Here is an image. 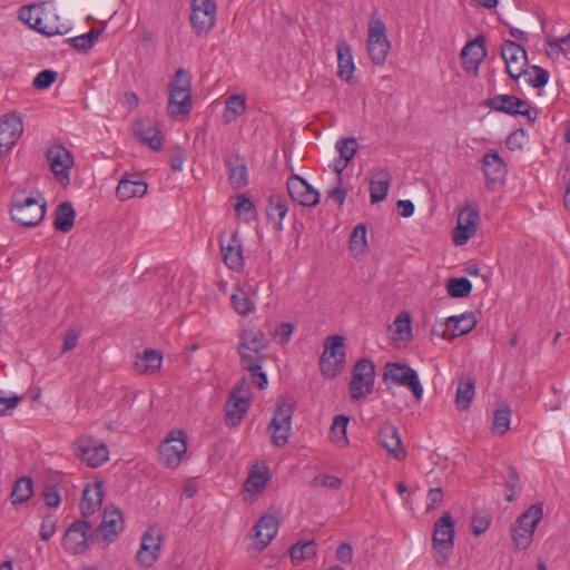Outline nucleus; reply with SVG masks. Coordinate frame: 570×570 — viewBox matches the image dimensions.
Wrapping results in <instances>:
<instances>
[{"mask_svg": "<svg viewBox=\"0 0 570 570\" xmlns=\"http://www.w3.org/2000/svg\"><path fill=\"white\" fill-rule=\"evenodd\" d=\"M476 325L473 313H464L460 316H450L446 326H452V336L464 335L471 332Z\"/></svg>", "mask_w": 570, "mask_h": 570, "instance_id": "e433bc0d", "label": "nucleus"}, {"mask_svg": "<svg viewBox=\"0 0 570 570\" xmlns=\"http://www.w3.org/2000/svg\"><path fill=\"white\" fill-rule=\"evenodd\" d=\"M187 159V153L183 148H177L174 150L170 157V168L174 171H179L183 169V165Z\"/></svg>", "mask_w": 570, "mask_h": 570, "instance_id": "0e129e2a", "label": "nucleus"}, {"mask_svg": "<svg viewBox=\"0 0 570 570\" xmlns=\"http://www.w3.org/2000/svg\"><path fill=\"white\" fill-rule=\"evenodd\" d=\"M482 169L487 179L488 186L503 180L505 176V165L495 150L488 151L482 158Z\"/></svg>", "mask_w": 570, "mask_h": 570, "instance_id": "cd10ccee", "label": "nucleus"}, {"mask_svg": "<svg viewBox=\"0 0 570 570\" xmlns=\"http://www.w3.org/2000/svg\"><path fill=\"white\" fill-rule=\"evenodd\" d=\"M216 22L214 14H207L205 12H196L191 10L190 23L197 35H206L213 29Z\"/></svg>", "mask_w": 570, "mask_h": 570, "instance_id": "49530a36", "label": "nucleus"}, {"mask_svg": "<svg viewBox=\"0 0 570 570\" xmlns=\"http://www.w3.org/2000/svg\"><path fill=\"white\" fill-rule=\"evenodd\" d=\"M479 212L474 206L465 205L458 215V226L452 233L456 246L464 245L476 233Z\"/></svg>", "mask_w": 570, "mask_h": 570, "instance_id": "dca6fc26", "label": "nucleus"}, {"mask_svg": "<svg viewBox=\"0 0 570 570\" xmlns=\"http://www.w3.org/2000/svg\"><path fill=\"white\" fill-rule=\"evenodd\" d=\"M232 303L235 311L240 315H247L254 308L253 301H250L246 293L243 291L232 295Z\"/></svg>", "mask_w": 570, "mask_h": 570, "instance_id": "6e6d98bb", "label": "nucleus"}, {"mask_svg": "<svg viewBox=\"0 0 570 570\" xmlns=\"http://www.w3.org/2000/svg\"><path fill=\"white\" fill-rule=\"evenodd\" d=\"M511 410L508 406L500 407L494 412L493 430L499 434H504L510 429Z\"/></svg>", "mask_w": 570, "mask_h": 570, "instance_id": "3c124183", "label": "nucleus"}, {"mask_svg": "<svg viewBox=\"0 0 570 570\" xmlns=\"http://www.w3.org/2000/svg\"><path fill=\"white\" fill-rule=\"evenodd\" d=\"M392 180L391 173L383 167L375 168L370 180L371 203L375 204L385 199Z\"/></svg>", "mask_w": 570, "mask_h": 570, "instance_id": "c756f323", "label": "nucleus"}, {"mask_svg": "<svg viewBox=\"0 0 570 570\" xmlns=\"http://www.w3.org/2000/svg\"><path fill=\"white\" fill-rule=\"evenodd\" d=\"M522 76L528 77L527 81L533 87V88H541L546 86L549 81V72L538 66H533L531 69H527L525 73Z\"/></svg>", "mask_w": 570, "mask_h": 570, "instance_id": "603ef678", "label": "nucleus"}, {"mask_svg": "<svg viewBox=\"0 0 570 570\" xmlns=\"http://www.w3.org/2000/svg\"><path fill=\"white\" fill-rule=\"evenodd\" d=\"M293 413V404L287 399L279 397L276 403L274 416L267 428L271 433L272 443L277 448L284 446L288 441L292 430Z\"/></svg>", "mask_w": 570, "mask_h": 570, "instance_id": "423d86ee", "label": "nucleus"}, {"mask_svg": "<svg viewBox=\"0 0 570 570\" xmlns=\"http://www.w3.org/2000/svg\"><path fill=\"white\" fill-rule=\"evenodd\" d=\"M250 406L249 395H236L230 392L225 404V423L229 428L239 425Z\"/></svg>", "mask_w": 570, "mask_h": 570, "instance_id": "393cba45", "label": "nucleus"}, {"mask_svg": "<svg viewBox=\"0 0 570 570\" xmlns=\"http://www.w3.org/2000/svg\"><path fill=\"white\" fill-rule=\"evenodd\" d=\"M279 524L281 521L275 514L267 513L261 517L253 529L256 550L262 551L272 542L278 532Z\"/></svg>", "mask_w": 570, "mask_h": 570, "instance_id": "4be33fe9", "label": "nucleus"}, {"mask_svg": "<svg viewBox=\"0 0 570 570\" xmlns=\"http://www.w3.org/2000/svg\"><path fill=\"white\" fill-rule=\"evenodd\" d=\"M507 147L511 150L521 148L525 142V132L523 129H518L514 132L510 134L507 139Z\"/></svg>", "mask_w": 570, "mask_h": 570, "instance_id": "680f3d73", "label": "nucleus"}, {"mask_svg": "<svg viewBox=\"0 0 570 570\" xmlns=\"http://www.w3.org/2000/svg\"><path fill=\"white\" fill-rule=\"evenodd\" d=\"M375 381V365L368 358L358 360L353 366L352 380L348 384V394L352 401H358L373 390Z\"/></svg>", "mask_w": 570, "mask_h": 570, "instance_id": "6e6552de", "label": "nucleus"}, {"mask_svg": "<svg viewBox=\"0 0 570 570\" xmlns=\"http://www.w3.org/2000/svg\"><path fill=\"white\" fill-rule=\"evenodd\" d=\"M472 532L479 537L487 531L490 525V519L484 514H474L471 520Z\"/></svg>", "mask_w": 570, "mask_h": 570, "instance_id": "13d9d810", "label": "nucleus"}, {"mask_svg": "<svg viewBox=\"0 0 570 570\" xmlns=\"http://www.w3.org/2000/svg\"><path fill=\"white\" fill-rule=\"evenodd\" d=\"M384 381H391L394 384L409 387L415 400L420 401L423 395V387L419 375L411 366L402 363H387L384 367Z\"/></svg>", "mask_w": 570, "mask_h": 570, "instance_id": "1a4fd4ad", "label": "nucleus"}, {"mask_svg": "<svg viewBox=\"0 0 570 570\" xmlns=\"http://www.w3.org/2000/svg\"><path fill=\"white\" fill-rule=\"evenodd\" d=\"M390 331L393 333V341L409 342L412 337L410 314L406 312L400 313L390 326Z\"/></svg>", "mask_w": 570, "mask_h": 570, "instance_id": "4c0bfd02", "label": "nucleus"}, {"mask_svg": "<svg viewBox=\"0 0 570 570\" xmlns=\"http://www.w3.org/2000/svg\"><path fill=\"white\" fill-rule=\"evenodd\" d=\"M163 543V532L158 525H151L141 539V546L137 552V560L145 567H150L157 560Z\"/></svg>", "mask_w": 570, "mask_h": 570, "instance_id": "f3484780", "label": "nucleus"}, {"mask_svg": "<svg viewBox=\"0 0 570 570\" xmlns=\"http://www.w3.org/2000/svg\"><path fill=\"white\" fill-rule=\"evenodd\" d=\"M58 78L57 71L46 69L40 71L33 79V87L37 89H48Z\"/></svg>", "mask_w": 570, "mask_h": 570, "instance_id": "4d7b16f0", "label": "nucleus"}, {"mask_svg": "<svg viewBox=\"0 0 570 570\" xmlns=\"http://www.w3.org/2000/svg\"><path fill=\"white\" fill-rule=\"evenodd\" d=\"M163 356L155 350H146L135 362V367L139 373L155 372L161 366Z\"/></svg>", "mask_w": 570, "mask_h": 570, "instance_id": "ea45409f", "label": "nucleus"}, {"mask_svg": "<svg viewBox=\"0 0 570 570\" xmlns=\"http://www.w3.org/2000/svg\"><path fill=\"white\" fill-rule=\"evenodd\" d=\"M47 159L59 184L67 186L70 181V169L73 166L71 153L62 145H55L48 149Z\"/></svg>", "mask_w": 570, "mask_h": 570, "instance_id": "ddd939ff", "label": "nucleus"}, {"mask_svg": "<svg viewBox=\"0 0 570 570\" xmlns=\"http://www.w3.org/2000/svg\"><path fill=\"white\" fill-rule=\"evenodd\" d=\"M67 41L79 52H88L92 48L90 39H87L85 35L70 38Z\"/></svg>", "mask_w": 570, "mask_h": 570, "instance_id": "69168bd1", "label": "nucleus"}, {"mask_svg": "<svg viewBox=\"0 0 570 570\" xmlns=\"http://www.w3.org/2000/svg\"><path fill=\"white\" fill-rule=\"evenodd\" d=\"M379 442L387 453L396 460H403L406 455L396 426L385 423L379 431Z\"/></svg>", "mask_w": 570, "mask_h": 570, "instance_id": "a878e982", "label": "nucleus"}, {"mask_svg": "<svg viewBox=\"0 0 570 570\" xmlns=\"http://www.w3.org/2000/svg\"><path fill=\"white\" fill-rule=\"evenodd\" d=\"M267 481V472L254 468L244 483V490L249 493H259L266 488Z\"/></svg>", "mask_w": 570, "mask_h": 570, "instance_id": "a18cd8bd", "label": "nucleus"}, {"mask_svg": "<svg viewBox=\"0 0 570 570\" xmlns=\"http://www.w3.org/2000/svg\"><path fill=\"white\" fill-rule=\"evenodd\" d=\"M288 212L287 200L285 197L274 194L268 198L266 206V214L271 222L274 224L276 230L283 229V219Z\"/></svg>", "mask_w": 570, "mask_h": 570, "instance_id": "473e14b6", "label": "nucleus"}, {"mask_svg": "<svg viewBox=\"0 0 570 570\" xmlns=\"http://www.w3.org/2000/svg\"><path fill=\"white\" fill-rule=\"evenodd\" d=\"M335 147L342 160L351 161L357 151L358 142L355 138L347 137L337 140Z\"/></svg>", "mask_w": 570, "mask_h": 570, "instance_id": "8fccbe9b", "label": "nucleus"}, {"mask_svg": "<svg viewBox=\"0 0 570 570\" xmlns=\"http://www.w3.org/2000/svg\"><path fill=\"white\" fill-rule=\"evenodd\" d=\"M501 55L505 62L508 75L518 80L527 71L528 55L519 43L505 40L501 46Z\"/></svg>", "mask_w": 570, "mask_h": 570, "instance_id": "f8f14e48", "label": "nucleus"}, {"mask_svg": "<svg viewBox=\"0 0 570 570\" xmlns=\"http://www.w3.org/2000/svg\"><path fill=\"white\" fill-rule=\"evenodd\" d=\"M168 116L179 119L187 116L193 108L191 80L187 70L179 68L168 85Z\"/></svg>", "mask_w": 570, "mask_h": 570, "instance_id": "f257e3e1", "label": "nucleus"}, {"mask_svg": "<svg viewBox=\"0 0 570 570\" xmlns=\"http://www.w3.org/2000/svg\"><path fill=\"white\" fill-rule=\"evenodd\" d=\"M337 559L343 563H351L353 559V549L350 543H342L336 550Z\"/></svg>", "mask_w": 570, "mask_h": 570, "instance_id": "774afa93", "label": "nucleus"}, {"mask_svg": "<svg viewBox=\"0 0 570 570\" xmlns=\"http://www.w3.org/2000/svg\"><path fill=\"white\" fill-rule=\"evenodd\" d=\"M33 494V482L31 478L22 476L18 479L11 492V503L22 504L27 502Z\"/></svg>", "mask_w": 570, "mask_h": 570, "instance_id": "a19ab883", "label": "nucleus"}, {"mask_svg": "<svg viewBox=\"0 0 570 570\" xmlns=\"http://www.w3.org/2000/svg\"><path fill=\"white\" fill-rule=\"evenodd\" d=\"M191 10L216 17V3L214 0H193Z\"/></svg>", "mask_w": 570, "mask_h": 570, "instance_id": "bf43d9fd", "label": "nucleus"}, {"mask_svg": "<svg viewBox=\"0 0 570 570\" xmlns=\"http://www.w3.org/2000/svg\"><path fill=\"white\" fill-rule=\"evenodd\" d=\"M242 367L250 373L252 383L263 390L267 386L268 380L265 372L262 371L264 355L258 352L238 351Z\"/></svg>", "mask_w": 570, "mask_h": 570, "instance_id": "b1692460", "label": "nucleus"}, {"mask_svg": "<svg viewBox=\"0 0 570 570\" xmlns=\"http://www.w3.org/2000/svg\"><path fill=\"white\" fill-rule=\"evenodd\" d=\"M56 532V520L51 517L46 518L40 528V538L45 541L49 540Z\"/></svg>", "mask_w": 570, "mask_h": 570, "instance_id": "338daca9", "label": "nucleus"}, {"mask_svg": "<svg viewBox=\"0 0 570 570\" xmlns=\"http://www.w3.org/2000/svg\"><path fill=\"white\" fill-rule=\"evenodd\" d=\"M345 365L344 337L331 335L324 342V351L320 358V368L327 379L338 375Z\"/></svg>", "mask_w": 570, "mask_h": 570, "instance_id": "39448f33", "label": "nucleus"}, {"mask_svg": "<svg viewBox=\"0 0 570 570\" xmlns=\"http://www.w3.org/2000/svg\"><path fill=\"white\" fill-rule=\"evenodd\" d=\"M75 452L78 458L90 468H98L109 458V451L106 444L98 440L80 438L75 443Z\"/></svg>", "mask_w": 570, "mask_h": 570, "instance_id": "4468645a", "label": "nucleus"}, {"mask_svg": "<svg viewBox=\"0 0 570 570\" xmlns=\"http://www.w3.org/2000/svg\"><path fill=\"white\" fill-rule=\"evenodd\" d=\"M23 132L21 117L17 112H9L0 118V141L11 148Z\"/></svg>", "mask_w": 570, "mask_h": 570, "instance_id": "bb28decb", "label": "nucleus"}, {"mask_svg": "<svg viewBox=\"0 0 570 570\" xmlns=\"http://www.w3.org/2000/svg\"><path fill=\"white\" fill-rule=\"evenodd\" d=\"M96 524L90 521L77 520L66 531L62 546L71 554H82L94 542Z\"/></svg>", "mask_w": 570, "mask_h": 570, "instance_id": "0eeeda50", "label": "nucleus"}, {"mask_svg": "<svg viewBox=\"0 0 570 570\" xmlns=\"http://www.w3.org/2000/svg\"><path fill=\"white\" fill-rule=\"evenodd\" d=\"M291 559L294 563L309 560L316 556V544L314 541H298L289 549Z\"/></svg>", "mask_w": 570, "mask_h": 570, "instance_id": "c03bdc74", "label": "nucleus"}, {"mask_svg": "<svg viewBox=\"0 0 570 570\" xmlns=\"http://www.w3.org/2000/svg\"><path fill=\"white\" fill-rule=\"evenodd\" d=\"M46 200L39 194L38 197L26 196L24 191L13 195L11 202V218L26 227L39 225L46 215Z\"/></svg>", "mask_w": 570, "mask_h": 570, "instance_id": "f03ea898", "label": "nucleus"}, {"mask_svg": "<svg viewBox=\"0 0 570 570\" xmlns=\"http://www.w3.org/2000/svg\"><path fill=\"white\" fill-rule=\"evenodd\" d=\"M487 55L484 39L476 37L469 41L461 51L462 67L468 73L476 75Z\"/></svg>", "mask_w": 570, "mask_h": 570, "instance_id": "5701e85b", "label": "nucleus"}, {"mask_svg": "<svg viewBox=\"0 0 570 570\" xmlns=\"http://www.w3.org/2000/svg\"><path fill=\"white\" fill-rule=\"evenodd\" d=\"M148 186L145 181L121 179L117 186L116 194L120 200H128L132 197H142Z\"/></svg>", "mask_w": 570, "mask_h": 570, "instance_id": "c9c22d12", "label": "nucleus"}, {"mask_svg": "<svg viewBox=\"0 0 570 570\" xmlns=\"http://www.w3.org/2000/svg\"><path fill=\"white\" fill-rule=\"evenodd\" d=\"M543 517V503H534L521 513L511 530L515 550H525L532 542L537 525Z\"/></svg>", "mask_w": 570, "mask_h": 570, "instance_id": "7ed1b4c3", "label": "nucleus"}, {"mask_svg": "<svg viewBox=\"0 0 570 570\" xmlns=\"http://www.w3.org/2000/svg\"><path fill=\"white\" fill-rule=\"evenodd\" d=\"M454 522L450 512H444L438 519L433 528V548L435 550L434 559L439 566H444L450 559L454 546Z\"/></svg>", "mask_w": 570, "mask_h": 570, "instance_id": "20e7f679", "label": "nucleus"}, {"mask_svg": "<svg viewBox=\"0 0 570 570\" xmlns=\"http://www.w3.org/2000/svg\"><path fill=\"white\" fill-rule=\"evenodd\" d=\"M367 247L366 240V226L361 224L357 225L350 237V250L354 256L364 254Z\"/></svg>", "mask_w": 570, "mask_h": 570, "instance_id": "de8ad7c7", "label": "nucleus"}, {"mask_svg": "<svg viewBox=\"0 0 570 570\" xmlns=\"http://www.w3.org/2000/svg\"><path fill=\"white\" fill-rule=\"evenodd\" d=\"M43 499L48 507L57 508L60 504L61 498L56 487H47L43 491Z\"/></svg>", "mask_w": 570, "mask_h": 570, "instance_id": "e2e57ef3", "label": "nucleus"}, {"mask_svg": "<svg viewBox=\"0 0 570 570\" xmlns=\"http://www.w3.org/2000/svg\"><path fill=\"white\" fill-rule=\"evenodd\" d=\"M19 19L29 24L31 28H33L35 30L41 32V33H45L47 36H51L53 35L55 32L52 31H49L45 28L41 27V19L39 17L37 18H33V9L32 7H22L20 10H19Z\"/></svg>", "mask_w": 570, "mask_h": 570, "instance_id": "864d4df0", "label": "nucleus"}, {"mask_svg": "<svg viewBox=\"0 0 570 570\" xmlns=\"http://www.w3.org/2000/svg\"><path fill=\"white\" fill-rule=\"evenodd\" d=\"M336 49L337 76L345 81H350V79L353 77V72L355 69V65L352 57V48L346 41L340 40L336 45Z\"/></svg>", "mask_w": 570, "mask_h": 570, "instance_id": "2f4dec72", "label": "nucleus"}, {"mask_svg": "<svg viewBox=\"0 0 570 570\" xmlns=\"http://www.w3.org/2000/svg\"><path fill=\"white\" fill-rule=\"evenodd\" d=\"M76 212L69 202L58 205L55 212V228L61 233H68L75 225Z\"/></svg>", "mask_w": 570, "mask_h": 570, "instance_id": "f704fd0d", "label": "nucleus"}, {"mask_svg": "<svg viewBox=\"0 0 570 570\" xmlns=\"http://www.w3.org/2000/svg\"><path fill=\"white\" fill-rule=\"evenodd\" d=\"M186 452L187 442L183 430L171 431L158 448L159 459L167 468L178 466Z\"/></svg>", "mask_w": 570, "mask_h": 570, "instance_id": "9d476101", "label": "nucleus"}, {"mask_svg": "<svg viewBox=\"0 0 570 570\" xmlns=\"http://www.w3.org/2000/svg\"><path fill=\"white\" fill-rule=\"evenodd\" d=\"M135 137L149 148L157 151L163 147L164 136L159 127L151 119H139L132 125Z\"/></svg>", "mask_w": 570, "mask_h": 570, "instance_id": "412c9836", "label": "nucleus"}, {"mask_svg": "<svg viewBox=\"0 0 570 570\" xmlns=\"http://www.w3.org/2000/svg\"><path fill=\"white\" fill-rule=\"evenodd\" d=\"M350 417L346 415H336L331 425V440L338 448H345L348 444L346 431Z\"/></svg>", "mask_w": 570, "mask_h": 570, "instance_id": "79ce46f5", "label": "nucleus"}, {"mask_svg": "<svg viewBox=\"0 0 570 570\" xmlns=\"http://www.w3.org/2000/svg\"><path fill=\"white\" fill-rule=\"evenodd\" d=\"M246 110V98L244 95H233L226 100L224 120L226 124L233 122Z\"/></svg>", "mask_w": 570, "mask_h": 570, "instance_id": "37998d69", "label": "nucleus"}, {"mask_svg": "<svg viewBox=\"0 0 570 570\" xmlns=\"http://www.w3.org/2000/svg\"><path fill=\"white\" fill-rule=\"evenodd\" d=\"M287 191L292 200L302 206L315 207L320 203V193L297 175L288 178Z\"/></svg>", "mask_w": 570, "mask_h": 570, "instance_id": "6ab92c4d", "label": "nucleus"}, {"mask_svg": "<svg viewBox=\"0 0 570 570\" xmlns=\"http://www.w3.org/2000/svg\"><path fill=\"white\" fill-rule=\"evenodd\" d=\"M448 294L453 298L466 297L472 291V284L468 278H450L446 284Z\"/></svg>", "mask_w": 570, "mask_h": 570, "instance_id": "09e8293b", "label": "nucleus"}, {"mask_svg": "<svg viewBox=\"0 0 570 570\" xmlns=\"http://www.w3.org/2000/svg\"><path fill=\"white\" fill-rule=\"evenodd\" d=\"M474 397V380L473 379H461L456 393L455 404L459 410H466L470 407L471 402Z\"/></svg>", "mask_w": 570, "mask_h": 570, "instance_id": "58836bf2", "label": "nucleus"}, {"mask_svg": "<svg viewBox=\"0 0 570 570\" xmlns=\"http://www.w3.org/2000/svg\"><path fill=\"white\" fill-rule=\"evenodd\" d=\"M102 498L104 490L101 483L96 482L92 485H88L83 491L80 503L82 515L80 520L97 524V520L100 519Z\"/></svg>", "mask_w": 570, "mask_h": 570, "instance_id": "a211bd4d", "label": "nucleus"}, {"mask_svg": "<svg viewBox=\"0 0 570 570\" xmlns=\"http://www.w3.org/2000/svg\"><path fill=\"white\" fill-rule=\"evenodd\" d=\"M220 253L224 264L232 271L239 272L244 268V252L242 239L237 232L219 237Z\"/></svg>", "mask_w": 570, "mask_h": 570, "instance_id": "2eb2a0df", "label": "nucleus"}, {"mask_svg": "<svg viewBox=\"0 0 570 570\" xmlns=\"http://www.w3.org/2000/svg\"><path fill=\"white\" fill-rule=\"evenodd\" d=\"M268 346V340L256 327L244 328L239 336L237 351L263 353Z\"/></svg>", "mask_w": 570, "mask_h": 570, "instance_id": "c85d7f7f", "label": "nucleus"}, {"mask_svg": "<svg viewBox=\"0 0 570 570\" xmlns=\"http://www.w3.org/2000/svg\"><path fill=\"white\" fill-rule=\"evenodd\" d=\"M505 500L508 502H513L517 499V494L520 492V478L515 470V468H509V475L505 480Z\"/></svg>", "mask_w": 570, "mask_h": 570, "instance_id": "5fc2aeb1", "label": "nucleus"}, {"mask_svg": "<svg viewBox=\"0 0 570 570\" xmlns=\"http://www.w3.org/2000/svg\"><path fill=\"white\" fill-rule=\"evenodd\" d=\"M228 167V179L234 188H242L247 184V168L238 155L232 154L226 163Z\"/></svg>", "mask_w": 570, "mask_h": 570, "instance_id": "72a5a7b5", "label": "nucleus"}, {"mask_svg": "<svg viewBox=\"0 0 570 570\" xmlns=\"http://www.w3.org/2000/svg\"><path fill=\"white\" fill-rule=\"evenodd\" d=\"M121 524V511L115 507H106L104 512L100 513V519L97 520V524L94 529L95 535L97 538L101 533L104 540L110 543L116 539Z\"/></svg>", "mask_w": 570, "mask_h": 570, "instance_id": "aec40b11", "label": "nucleus"}, {"mask_svg": "<svg viewBox=\"0 0 570 570\" xmlns=\"http://www.w3.org/2000/svg\"><path fill=\"white\" fill-rule=\"evenodd\" d=\"M482 106L504 114L518 115L520 108L527 106V101L511 95H498L483 100Z\"/></svg>", "mask_w": 570, "mask_h": 570, "instance_id": "7c9ffc66", "label": "nucleus"}, {"mask_svg": "<svg viewBox=\"0 0 570 570\" xmlns=\"http://www.w3.org/2000/svg\"><path fill=\"white\" fill-rule=\"evenodd\" d=\"M366 45L372 62L376 66L384 65L390 50V41L382 20L377 19L371 22Z\"/></svg>", "mask_w": 570, "mask_h": 570, "instance_id": "9b49d317", "label": "nucleus"}, {"mask_svg": "<svg viewBox=\"0 0 570 570\" xmlns=\"http://www.w3.org/2000/svg\"><path fill=\"white\" fill-rule=\"evenodd\" d=\"M443 501V492L441 488L430 489L426 498V511H431L440 505Z\"/></svg>", "mask_w": 570, "mask_h": 570, "instance_id": "052dcab7", "label": "nucleus"}]
</instances>
